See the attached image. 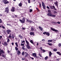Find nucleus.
Wrapping results in <instances>:
<instances>
[{"instance_id":"1","label":"nucleus","mask_w":61,"mask_h":61,"mask_svg":"<svg viewBox=\"0 0 61 61\" xmlns=\"http://www.w3.org/2000/svg\"><path fill=\"white\" fill-rule=\"evenodd\" d=\"M19 21L21 22L22 24H24V23H25V18L24 17L22 19V20L20 19Z\"/></svg>"},{"instance_id":"2","label":"nucleus","mask_w":61,"mask_h":61,"mask_svg":"<svg viewBox=\"0 0 61 61\" xmlns=\"http://www.w3.org/2000/svg\"><path fill=\"white\" fill-rule=\"evenodd\" d=\"M5 12H6L8 14L9 13V7H7L5 8Z\"/></svg>"},{"instance_id":"3","label":"nucleus","mask_w":61,"mask_h":61,"mask_svg":"<svg viewBox=\"0 0 61 61\" xmlns=\"http://www.w3.org/2000/svg\"><path fill=\"white\" fill-rule=\"evenodd\" d=\"M7 0H3L2 2H4V4H8V3H9L10 2L7 1Z\"/></svg>"},{"instance_id":"4","label":"nucleus","mask_w":61,"mask_h":61,"mask_svg":"<svg viewBox=\"0 0 61 61\" xmlns=\"http://www.w3.org/2000/svg\"><path fill=\"white\" fill-rule=\"evenodd\" d=\"M15 8L14 7H13L12 8V9H11V12H14V11H15Z\"/></svg>"},{"instance_id":"5","label":"nucleus","mask_w":61,"mask_h":61,"mask_svg":"<svg viewBox=\"0 0 61 61\" xmlns=\"http://www.w3.org/2000/svg\"><path fill=\"white\" fill-rule=\"evenodd\" d=\"M6 33H7V34H9L10 33H11V30H10L9 29L6 30Z\"/></svg>"},{"instance_id":"6","label":"nucleus","mask_w":61,"mask_h":61,"mask_svg":"<svg viewBox=\"0 0 61 61\" xmlns=\"http://www.w3.org/2000/svg\"><path fill=\"white\" fill-rule=\"evenodd\" d=\"M26 21L27 22H29V23H30V24L31 23H33V21L31 20H29L28 19H26Z\"/></svg>"},{"instance_id":"7","label":"nucleus","mask_w":61,"mask_h":61,"mask_svg":"<svg viewBox=\"0 0 61 61\" xmlns=\"http://www.w3.org/2000/svg\"><path fill=\"white\" fill-rule=\"evenodd\" d=\"M31 30L32 31H36V29H35L34 28V27L32 26L31 27Z\"/></svg>"},{"instance_id":"8","label":"nucleus","mask_w":61,"mask_h":61,"mask_svg":"<svg viewBox=\"0 0 61 61\" xmlns=\"http://www.w3.org/2000/svg\"><path fill=\"white\" fill-rule=\"evenodd\" d=\"M51 30H52L53 31H54V32H58V30H55V29L53 28H51Z\"/></svg>"},{"instance_id":"9","label":"nucleus","mask_w":61,"mask_h":61,"mask_svg":"<svg viewBox=\"0 0 61 61\" xmlns=\"http://www.w3.org/2000/svg\"><path fill=\"white\" fill-rule=\"evenodd\" d=\"M4 43H2L3 45H4V46H7L8 45L7 44V43L6 42H4Z\"/></svg>"},{"instance_id":"10","label":"nucleus","mask_w":61,"mask_h":61,"mask_svg":"<svg viewBox=\"0 0 61 61\" xmlns=\"http://www.w3.org/2000/svg\"><path fill=\"white\" fill-rule=\"evenodd\" d=\"M58 3V2L57 1L56 2L54 3V4L56 6H57L58 7V4H57Z\"/></svg>"},{"instance_id":"11","label":"nucleus","mask_w":61,"mask_h":61,"mask_svg":"<svg viewBox=\"0 0 61 61\" xmlns=\"http://www.w3.org/2000/svg\"><path fill=\"white\" fill-rule=\"evenodd\" d=\"M53 40H54V39L49 40L48 41V43H50V42H52Z\"/></svg>"},{"instance_id":"12","label":"nucleus","mask_w":61,"mask_h":61,"mask_svg":"<svg viewBox=\"0 0 61 61\" xmlns=\"http://www.w3.org/2000/svg\"><path fill=\"white\" fill-rule=\"evenodd\" d=\"M25 41L27 44L26 45H29V42H28V41H27V40H25Z\"/></svg>"},{"instance_id":"13","label":"nucleus","mask_w":61,"mask_h":61,"mask_svg":"<svg viewBox=\"0 0 61 61\" xmlns=\"http://www.w3.org/2000/svg\"><path fill=\"white\" fill-rule=\"evenodd\" d=\"M52 14L51 13H49L47 14V15L49 16H51Z\"/></svg>"},{"instance_id":"14","label":"nucleus","mask_w":61,"mask_h":61,"mask_svg":"<svg viewBox=\"0 0 61 61\" xmlns=\"http://www.w3.org/2000/svg\"><path fill=\"white\" fill-rule=\"evenodd\" d=\"M32 56H34L35 57H36V54L35 53H33Z\"/></svg>"},{"instance_id":"15","label":"nucleus","mask_w":61,"mask_h":61,"mask_svg":"<svg viewBox=\"0 0 61 61\" xmlns=\"http://www.w3.org/2000/svg\"><path fill=\"white\" fill-rule=\"evenodd\" d=\"M21 54V52L20 51H17V55H20Z\"/></svg>"},{"instance_id":"16","label":"nucleus","mask_w":61,"mask_h":61,"mask_svg":"<svg viewBox=\"0 0 61 61\" xmlns=\"http://www.w3.org/2000/svg\"><path fill=\"white\" fill-rule=\"evenodd\" d=\"M30 34L31 35H33V36H34L35 35V34H34V33L33 32H30Z\"/></svg>"},{"instance_id":"17","label":"nucleus","mask_w":61,"mask_h":61,"mask_svg":"<svg viewBox=\"0 0 61 61\" xmlns=\"http://www.w3.org/2000/svg\"><path fill=\"white\" fill-rule=\"evenodd\" d=\"M18 36H19V37H20L21 39H23V36H21L20 34L19 35H18Z\"/></svg>"},{"instance_id":"18","label":"nucleus","mask_w":61,"mask_h":61,"mask_svg":"<svg viewBox=\"0 0 61 61\" xmlns=\"http://www.w3.org/2000/svg\"><path fill=\"white\" fill-rule=\"evenodd\" d=\"M18 6L20 7H21V6H22V3L20 2V3L19 4H18Z\"/></svg>"},{"instance_id":"19","label":"nucleus","mask_w":61,"mask_h":61,"mask_svg":"<svg viewBox=\"0 0 61 61\" xmlns=\"http://www.w3.org/2000/svg\"><path fill=\"white\" fill-rule=\"evenodd\" d=\"M0 52L1 53H2L3 54H4L5 53V51H4V50H0Z\"/></svg>"},{"instance_id":"20","label":"nucleus","mask_w":61,"mask_h":61,"mask_svg":"<svg viewBox=\"0 0 61 61\" xmlns=\"http://www.w3.org/2000/svg\"><path fill=\"white\" fill-rule=\"evenodd\" d=\"M34 41L33 40H30V42L31 43V44H33V45H34Z\"/></svg>"},{"instance_id":"21","label":"nucleus","mask_w":61,"mask_h":61,"mask_svg":"<svg viewBox=\"0 0 61 61\" xmlns=\"http://www.w3.org/2000/svg\"><path fill=\"white\" fill-rule=\"evenodd\" d=\"M39 28L41 31H43V28L41 26H39Z\"/></svg>"},{"instance_id":"22","label":"nucleus","mask_w":61,"mask_h":61,"mask_svg":"<svg viewBox=\"0 0 61 61\" xmlns=\"http://www.w3.org/2000/svg\"><path fill=\"white\" fill-rule=\"evenodd\" d=\"M56 53L57 54H58L59 56H61V53L60 52H57Z\"/></svg>"},{"instance_id":"23","label":"nucleus","mask_w":61,"mask_h":61,"mask_svg":"<svg viewBox=\"0 0 61 61\" xmlns=\"http://www.w3.org/2000/svg\"><path fill=\"white\" fill-rule=\"evenodd\" d=\"M52 53H51V52L49 51V56L50 57L51 56V55H52Z\"/></svg>"},{"instance_id":"24","label":"nucleus","mask_w":61,"mask_h":61,"mask_svg":"<svg viewBox=\"0 0 61 61\" xmlns=\"http://www.w3.org/2000/svg\"><path fill=\"white\" fill-rule=\"evenodd\" d=\"M26 46H27V48L28 49H29V48H30V47L29 46V45H27Z\"/></svg>"},{"instance_id":"25","label":"nucleus","mask_w":61,"mask_h":61,"mask_svg":"<svg viewBox=\"0 0 61 61\" xmlns=\"http://www.w3.org/2000/svg\"><path fill=\"white\" fill-rule=\"evenodd\" d=\"M28 56V54H26L25 55V58H26V57H27V56Z\"/></svg>"},{"instance_id":"26","label":"nucleus","mask_w":61,"mask_h":61,"mask_svg":"<svg viewBox=\"0 0 61 61\" xmlns=\"http://www.w3.org/2000/svg\"><path fill=\"white\" fill-rule=\"evenodd\" d=\"M15 49L16 51H17L18 50V49L17 47L16 46L15 47Z\"/></svg>"},{"instance_id":"27","label":"nucleus","mask_w":61,"mask_h":61,"mask_svg":"<svg viewBox=\"0 0 61 61\" xmlns=\"http://www.w3.org/2000/svg\"><path fill=\"white\" fill-rule=\"evenodd\" d=\"M15 44L17 47H18V44H17V42H16L15 43Z\"/></svg>"},{"instance_id":"28","label":"nucleus","mask_w":61,"mask_h":61,"mask_svg":"<svg viewBox=\"0 0 61 61\" xmlns=\"http://www.w3.org/2000/svg\"><path fill=\"white\" fill-rule=\"evenodd\" d=\"M46 35H47L48 36H49V35H50L49 34V32H46Z\"/></svg>"},{"instance_id":"29","label":"nucleus","mask_w":61,"mask_h":61,"mask_svg":"<svg viewBox=\"0 0 61 61\" xmlns=\"http://www.w3.org/2000/svg\"><path fill=\"white\" fill-rule=\"evenodd\" d=\"M47 58H48V56H47L45 58V59L46 60H47Z\"/></svg>"},{"instance_id":"30","label":"nucleus","mask_w":61,"mask_h":61,"mask_svg":"<svg viewBox=\"0 0 61 61\" xmlns=\"http://www.w3.org/2000/svg\"><path fill=\"white\" fill-rule=\"evenodd\" d=\"M47 44H48V45H49V46H52V44L51 43H47Z\"/></svg>"},{"instance_id":"31","label":"nucleus","mask_w":61,"mask_h":61,"mask_svg":"<svg viewBox=\"0 0 61 61\" xmlns=\"http://www.w3.org/2000/svg\"><path fill=\"white\" fill-rule=\"evenodd\" d=\"M52 23H53V24H57V22H54V21H52Z\"/></svg>"},{"instance_id":"32","label":"nucleus","mask_w":61,"mask_h":61,"mask_svg":"<svg viewBox=\"0 0 61 61\" xmlns=\"http://www.w3.org/2000/svg\"><path fill=\"white\" fill-rule=\"evenodd\" d=\"M42 5L43 6H45V4H44V2H42Z\"/></svg>"},{"instance_id":"33","label":"nucleus","mask_w":61,"mask_h":61,"mask_svg":"<svg viewBox=\"0 0 61 61\" xmlns=\"http://www.w3.org/2000/svg\"><path fill=\"white\" fill-rule=\"evenodd\" d=\"M49 7H50V8H51V9H53V6H50Z\"/></svg>"},{"instance_id":"34","label":"nucleus","mask_w":61,"mask_h":61,"mask_svg":"<svg viewBox=\"0 0 61 61\" xmlns=\"http://www.w3.org/2000/svg\"><path fill=\"white\" fill-rule=\"evenodd\" d=\"M9 38H11V33H10V35L9 36Z\"/></svg>"},{"instance_id":"35","label":"nucleus","mask_w":61,"mask_h":61,"mask_svg":"<svg viewBox=\"0 0 61 61\" xmlns=\"http://www.w3.org/2000/svg\"><path fill=\"white\" fill-rule=\"evenodd\" d=\"M52 7L53 8H53V9H54L55 10H56V9L55 8V7L54 6H53Z\"/></svg>"},{"instance_id":"36","label":"nucleus","mask_w":61,"mask_h":61,"mask_svg":"<svg viewBox=\"0 0 61 61\" xmlns=\"http://www.w3.org/2000/svg\"><path fill=\"white\" fill-rule=\"evenodd\" d=\"M54 51H57V49H53Z\"/></svg>"},{"instance_id":"37","label":"nucleus","mask_w":61,"mask_h":61,"mask_svg":"<svg viewBox=\"0 0 61 61\" xmlns=\"http://www.w3.org/2000/svg\"><path fill=\"white\" fill-rule=\"evenodd\" d=\"M51 16H52V17H56V15H53L52 14Z\"/></svg>"},{"instance_id":"38","label":"nucleus","mask_w":61,"mask_h":61,"mask_svg":"<svg viewBox=\"0 0 61 61\" xmlns=\"http://www.w3.org/2000/svg\"><path fill=\"white\" fill-rule=\"evenodd\" d=\"M46 33H47L46 32H45L43 33V34H44V35H46Z\"/></svg>"},{"instance_id":"39","label":"nucleus","mask_w":61,"mask_h":61,"mask_svg":"<svg viewBox=\"0 0 61 61\" xmlns=\"http://www.w3.org/2000/svg\"><path fill=\"white\" fill-rule=\"evenodd\" d=\"M24 55H25V53H24V52H22V55L24 56Z\"/></svg>"},{"instance_id":"40","label":"nucleus","mask_w":61,"mask_h":61,"mask_svg":"<svg viewBox=\"0 0 61 61\" xmlns=\"http://www.w3.org/2000/svg\"><path fill=\"white\" fill-rule=\"evenodd\" d=\"M7 25H9V26H12L11 25H10V24L7 23Z\"/></svg>"},{"instance_id":"41","label":"nucleus","mask_w":61,"mask_h":61,"mask_svg":"<svg viewBox=\"0 0 61 61\" xmlns=\"http://www.w3.org/2000/svg\"><path fill=\"white\" fill-rule=\"evenodd\" d=\"M2 57H4V58H5V55L2 54Z\"/></svg>"},{"instance_id":"42","label":"nucleus","mask_w":61,"mask_h":61,"mask_svg":"<svg viewBox=\"0 0 61 61\" xmlns=\"http://www.w3.org/2000/svg\"><path fill=\"white\" fill-rule=\"evenodd\" d=\"M32 11H33V10L32 9H30V13H31V12H32Z\"/></svg>"},{"instance_id":"43","label":"nucleus","mask_w":61,"mask_h":61,"mask_svg":"<svg viewBox=\"0 0 61 61\" xmlns=\"http://www.w3.org/2000/svg\"><path fill=\"white\" fill-rule=\"evenodd\" d=\"M12 37L13 39H14V37H15V36H14V35H12Z\"/></svg>"},{"instance_id":"44","label":"nucleus","mask_w":61,"mask_h":61,"mask_svg":"<svg viewBox=\"0 0 61 61\" xmlns=\"http://www.w3.org/2000/svg\"><path fill=\"white\" fill-rule=\"evenodd\" d=\"M10 41V40H9V39H7V42L8 43V42H9Z\"/></svg>"},{"instance_id":"45","label":"nucleus","mask_w":61,"mask_h":61,"mask_svg":"<svg viewBox=\"0 0 61 61\" xmlns=\"http://www.w3.org/2000/svg\"><path fill=\"white\" fill-rule=\"evenodd\" d=\"M61 46V43L59 44V47H60V46Z\"/></svg>"},{"instance_id":"46","label":"nucleus","mask_w":61,"mask_h":61,"mask_svg":"<svg viewBox=\"0 0 61 61\" xmlns=\"http://www.w3.org/2000/svg\"><path fill=\"white\" fill-rule=\"evenodd\" d=\"M2 22V20L0 19V23H1Z\"/></svg>"},{"instance_id":"47","label":"nucleus","mask_w":61,"mask_h":61,"mask_svg":"<svg viewBox=\"0 0 61 61\" xmlns=\"http://www.w3.org/2000/svg\"><path fill=\"white\" fill-rule=\"evenodd\" d=\"M48 13H51V10H48Z\"/></svg>"},{"instance_id":"48","label":"nucleus","mask_w":61,"mask_h":61,"mask_svg":"<svg viewBox=\"0 0 61 61\" xmlns=\"http://www.w3.org/2000/svg\"><path fill=\"white\" fill-rule=\"evenodd\" d=\"M2 38V36H0V40Z\"/></svg>"},{"instance_id":"49","label":"nucleus","mask_w":61,"mask_h":61,"mask_svg":"<svg viewBox=\"0 0 61 61\" xmlns=\"http://www.w3.org/2000/svg\"><path fill=\"white\" fill-rule=\"evenodd\" d=\"M42 51H43V52L44 53L46 52V51L44 50H42Z\"/></svg>"},{"instance_id":"50","label":"nucleus","mask_w":61,"mask_h":61,"mask_svg":"<svg viewBox=\"0 0 61 61\" xmlns=\"http://www.w3.org/2000/svg\"><path fill=\"white\" fill-rule=\"evenodd\" d=\"M22 28L23 30H25V28L22 27Z\"/></svg>"},{"instance_id":"51","label":"nucleus","mask_w":61,"mask_h":61,"mask_svg":"<svg viewBox=\"0 0 61 61\" xmlns=\"http://www.w3.org/2000/svg\"><path fill=\"white\" fill-rule=\"evenodd\" d=\"M2 27L3 29H5V27L3 26H2Z\"/></svg>"},{"instance_id":"52","label":"nucleus","mask_w":61,"mask_h":61,"mask_svg":"<svg viewBox=\"0 0 61 61\" xmlns=\"http://www.w3.org/2000/svg\"><path fill=\"white\" fill-rule=\"evenodd\" d=\"M57 23L58 24H60V22L58 21V22H57Z\"/></svg>"},{"instance_id":"53","label":"nucleus","mask_w":61,"mask_h":61,"mask_svg":"<svg viewBox=\"0 0 61 61\" xmlns=\"http://www.w3.org/2000/svg\"><path fill=\"white\" fill-rule=\"evenodd\" d=\"M22 49H23V50H25V48L23 47H22Z\"/></svg>"},{"instance_id":"54","label":"nucleus","mask_w":61,"mask_h":61,"mask_svg":"<svg viewBox=\"0 0 61 61\" xmlns=\"http://www.w3.org/2000/svg\"><path fill=\"white\" fill-rule=\"evenodd\" d=\"M39 56H40V57H42V56H41V55L40 54H39Z\"/></svg>"},{"instance_id":"55","label":"nucleus","mask_w":61,"mask_h":61,"mask_svg":"<svg viewBox=\"0 0 61 61\" xmlns=\"http://www.w3.org/2000/svg\"><path fill=\"white\" fill-rule=\"evenodd\" d=\"M28 3H30V0H28Z\"/></svg>"},{"instance_id":"56","label":"nucleus","mask_w":61,"mask_h":61,"mask_svg":"<svg viewBox=\"0 0 61 61\" xmlns=\"http://www.w3.org/2000/svg\"><path fill=\"white\" fill-rule=\"evenodd\" d=\"M43 6V8L44 9H45L46 8V7L45 6Z\"/></svg>"},{"instance_id":"57","label":"nucleus","mask_w":61,"mask_h":61,"mask_svg":"<svg viewBox=\"0 0 61 61\" xmlns=\"http://www.w3.org/2000/svg\"><path fill=\"white\" fill-rule=\"evenodd\" d=\"M30 58H31V59H34V58L33 57H30Z\"/></svg>"},{"instance_id":"58","label":"nucleus","mask_w":61,"mask_h":61,"mask_svg":"<svg viewBox=\"0 0 61 61\" xmlns=\"http://www.w3.org/2000/svg\"><path fill=\"white\" fill-rule=\"evenodd\" d=\"M21 59L22 60H25V58H22Z\"/></svg>"},{"instance_id":"59","label":"nucleus","mask_w":61,"mask_h":61,"mask_svg":"<svg viewBox=\"0 0 61 61\" xmlns=\"http://www.w3.org/2000/svg\"><path fill=\"white\" fill-rule=\"evenodd\" d=\"M40 49L41 50H42V47H41L40 48Z\"/></svg>"},{"instance_id":"60","label":"nucleus","mask_w":61,"mask_h":61,"mask_svg":"<svg viewBox=\"0 0 61 61\" xmlns=\"http://www.w3.org/2000/svg\"><path fill=\"white\" fill-rule=\"evenodd\" d=\"M54 14H56V11H54Z\"/></svg>"},{"instance_id":"61","label":"nucleus","mask_w":61,"mask_h":61,"mask_svg":"<svg viewBox=\"0 0 61 61\" xmlns=\"http://www.w3.org/2000/svg\"><path fill=\"white\" fill-rule=\"evenodd\" d=\"M45 40L44 39H43L42 40V41H43V42H44L45 41Z\"/></svg>"},{"instance_id":"62","label":"nucleus","mask_w":61,"mask_h":61,"mask_svg":"<svg viewBox=\"0 0 61 61\" xmlns=\"http://www.w3.org/2000/svg\"><path fill=\"white\" fill-rule=\"evenodd\" d=\"M11 44L12 46H14V42H13V43H12Z\"/></svg>"},{"instance_id":"63","label":"nucleus","mask_w":61,"mask_h":61,"mask_svg":"<svg viewBox=\"0 0 61 61\" xmlns=\"http://www.w3.org/2000/svg\"><path fill=\"white\" fill-rule=\"evenodd\" d=\"M47 8L48 9H50L49 7H48V6H47Z\"/></svg>"},{"instance_id":"64","label":"nucleus","mask_w":61,"mask_h":61,"mask_svg":"<svg viewBox=\"0 0 61 61\" xmlns=\"http://www.w3.org/2000/svg\"><path fill=\"white\" fill-rule=\"evenodd\" d=\"M7 52L8 53H10V51H8Z\"/></svg>"}]
</instances>
